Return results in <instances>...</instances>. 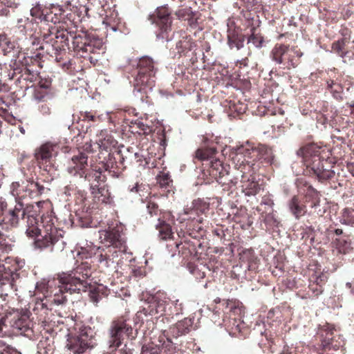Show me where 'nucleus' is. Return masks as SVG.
<instances>
[{"label": "nucleus", "mask_w": 354, "mask_h": 354, "mask_svg": "<svg viewBox=\"0 0 354 354\" xmlns=\"http://www.w3.org/2000/svg\"><path fill=\"white\" fill-rule=\"evenodd\" d=\"M26 233L28 236L35 238L36 248H50L51 252L64 248L65 242L54 227L50 207L46 201L36 203L28 212Z\"/></svg>", "instance_id": "f257e3e1"}, {"label": "nucleus", "mask_w": 354, "mask_h": 354, "mask_svg": "<svg viewBox=\"0 0 354 354\" xmlns=\"http://www.w3.org/2000/svg\"><path fill=\"white\" fill-rule=\"evenodd\" d=\"M64 194L66 196H75V200L77 204H83L86 199V192L84 190L78 189L77 186L70 182L68 185L64 187Z\"/></svg>", "instance_id": "cd10ccee"}, {"label": "nucleus", "mask_w": 354, "mask_h": 354, "mask_svg": "<svg viewBox=\"0 0 354 354\" xmlns=\"http://www.w3.org/2000/svg\"><path fill=\"white\" fill-rule=\"evenodd\" d=\"M78 211L79 209H76L75 215L71 218L72 225L87 227L89 224V218H87V214L81 216Z\"/></svg>", "instance_id": "de8ad7c7"}, {"label": "nucleus", "mask_w": 354, "mask_h": 354, "mask_svg": "<svg viewBox=\"0 0 354 354\" xmlns=\"http://www.w3.org/2000/svg\"><path fill=\"white\" fill-rule=\"evenodd\" d=\"M176 15L179 19L191 21L193 19L194 12L191 10L190 8H185L178 10Z\"/></svg>", "instance_id": "3c124183"}, {"label": "nucleus", "mask_w": 354, "mask_h": 354, "mask_svg": "<svg viewBox=\"0 0 354 354\" xmlns=\"http://www.w3.org/2000/svg\"><path fill=\"white\" fill-rule=\"evenodd\" d=\"M54 28L48 29L49 32L44 33L42 35V39L44 44L41 46V49H46L47 53L54 54L57 57L64 47V44H66L68 41V32L66 31L53 32Z\"/></svg>", "instance_id": "9d476101"}, {"label": "nucleus", "mask_w": 354, "mask_h": 354, "mask_svg": "<svg viewBox=\"0 0 354 354\" xmlns=\"http://www.w3.org/2000/svg\"><path fill=\"white\" fill-rule=\"evenodd\" d=\"M42 17V22L48 24V22H51L53 24H56L59 23L62 17H61V10H59V12H53V11H46L44 12V15Z\"/></svg>", "instance_id": "49530a36"}, {"label": "nucleus", "mask_w": 354, "mask_h": 354, "mask_svg": "<svg viewBox=\"0 0 354 354\" xmlns=\"http://www.w3.org/2000/svg\"><path fill=\"white\" fill-rule=\"evenodd\" d=\"M120 158L119 166L121 170H124L128 165L133 163V160L136 162H141V158L138 153L131 151L129 148L124 149H118Z\"/></svg>", "instance_id": "393cba45"}, {"label": "nucleus", "mask_w": 354, "mask_h": 354, "mask_svg": "<svg viewBox=\"0 0 354 354\" xmlns=\"http://www.w3.org/2000/svg\"><path fill=\"white\" fill-rule=\"evenodd\" d=\"M216 153L214 147L199 148L195 152V158L201 161H209Z\"/></svg>", "instance_id": "4c0bfd02"}, {"label": "nucleus", "mask_w": 354, "mask_h": 354, "mask_svg": "<svg viewBox=\"0 0 354 354\" xmlns=\"http://www.w3.org/2000/svg\"><path fill=\"white\" fill-rule=\"evenodd\" d=\"M339 221L343 225L354 227V209L352 208H344L339 217Z\"/></svg>", "instance_id": "79ce46f5"}, {"label": "nucleus", "mask_w": 354, "mask_h": 354, "mask_svg": "<svg viewBox=\"0 0 354 354\" xmlns=\"http://www.w3.org/2000/svg\"><path fill=\"white\" fill-rule=\"evenodd\" d=\"M252 30L254 31V28H253ZM263 37L260 35L255 34L254 32H252L248 37V44H252L257 48H261L263 46Z\"/></svg>", "instance_id": "09e8293b"}, {"label": "nucleus", "mask_w": 354, "mask_h": 354, "mask_svg": "<svg viewBox=\"0 0 354 354\" xmlns=\"http://www.w3.org/2000/svg\"><path fill=\"white\" fill-rule=\"evenodd\" d=\"M344 339L342 336L339 335L337 338L335 336L326 337L322 341V346L324 349H334L337 350L339 348L343 346Z\"/></svg>", "instance_id": "f704fd0d"}, {"label": "nucleus", "mask_w": 354, "mask_h": 354, "mask_svg": "<svg viewBox=\"0 0 354 354\" xmlns=\"http://www.w3.org/2000/svg\"><path fill=\"white\" fill-rule=\"evenodd\" d=\"M245 36L239 34L234 30H229L227 34V44L230 49L236 48L237 50L244 46Z\"/></svg>", "instance_id": "2f4dec72"}, {"label": "nucleus", "mask_w": 354, "mask_h": 354, "mask_svg": "<svg viewBox=\"0 0 354 354\" xmlns=\"http://www.w3.org/2000/svg\"><path fill=\"white\" fill-rule=\"evenodd\" d=\"M193 323L194 319L189 317L185 318L170 328L171 333L174 337L185 335L191 330Z\"/></svg>", "instance_id": "a878e982"}, {"label": "nucleus", "mask_w": 354, "mask_h": 354, "mask_svg": "<svg viewBox=\"0 0 354 354\" xmlns=\"http://www.w3.org/2000/svg\"><path fill=\"white\" fill-rule=\"evenodd\" d=\"M263 216V223L268 230H274L275 228L278 227L279 225V221L278 220L276 215L273 213V211L266 214V215Z\"/></svg>", "instance_id": "37998d69"}, {"label": "nucleus", "mask_w": 354, "mask_h": 354, "mask_svg": "<svg viewBox=\"0 0 354 354\" xmlns=\"http://www.w3.org/2000/svg\"><path fill=\"white\" fill-rule=\"evenodd\" d=\"M241 177L236 172L235 176L233 177H231L229 174V172L227 171V174H225L223 176V180H226L227 183H221L223 186L227 185L230 188L232 187L236 186L239 181H240Z\"/></svg>", "instance_id": "864d4df0"}, {"label": "nucleus", "mask_w": 354, "mask_h": 354, "mask_svg": "<svg viewBox=\"0 0 354 354\" xmlns=\"http://www.w3.org/2000/svg\"><path fill=\"white\" fill-rule=\"evenodd\" d=\"M290 212L296 219H299L306 213V206L304 204L298 196H293L288 202Z\"/></svg>", "instance_id": "bb28decb"}, {"label": "nucleus", "mask_w": 354, "mask_h": 354, "mask_svg": "<svg viewBox=\"0 0 354 354\" xmlns=\"http://www.w3.org/2000/svg\"><path fill=\"white\" fill-rule=\"evenodd\" d=\"M0 354H19L17 351L0 339Z\"/></svg>", "instance_id": "4d7b16f0"}, {"label": "nucleus", "mask_w": 354, "mask_h": 354, "mask_svg": "<svg viewBox=\"0 0 354 354\" xmlns=\"http://www.w3.org/2000/svg\"><path fill=\"white\" fill-rule=\"evenodd\" d=\"M73 47L77 53L82 57L93 59L91 54L100 55L104 53L102 39L95 35L82 32L75 35L73 41Z\"/></svg>", "instance_id": "6e6552de"}, {"label": "nucleus", "mask_w": 354, "mask_h": 354, "mask_svg": "<svg viewBox=\"0 0 354 354\" xmlns=\"http://www.w3.org/2000/svg\"><path fill=\"white\" fill-rule=\"evenodd\" d=\"M30 321L29 317L26 315L19 316L12 324V327L21 333H26L29 330L30 328Z\"/></svg>", "instance_id": "a19ab883"}, {"label": "nucleus", "mask_w": 354, "mask_h": 354, "mask_svg": "<svg viewBox=\"0 0 354 354\" xmlns=\"http://www.w3.org/2000/svg\"><path fill=\"white\" fill-rule=\"evenodd\" d=\"M129 64L136 67L133 73V94L137 102L140 103L143 108L151 104L149 94L152 92L156 84V74L157 68L155 67L152 58L143 56L135 59H131Z\"/></svg>", "instance_id": "7ed1b4c3"}, {"label": "nucleus", "mask_w": 354, "mask_h": 354, "mask_svg": "<svg viewBox=\"0 0 354 354\" xmlns=\"http://www.w3.org/2000/svg\"><path fill=\"white\" fill-rule=\"evenodd\" d=\"M60 283L59 282L58 288L54 290L53 295H46L45 299L41 300L42 308L47 310H53V306H59L64 304L67 301V296L66 294L72 295L74 292H70L66 291H60Z\"/></svg>", "instance_id": "412c9836"}, {"label": "nucleus", "mask_w": 354, "mask_h": 354, "mask_svg": "<svg viewBox=\"0 0 354 354\" xmlns=\"http://www.w3.org/2000/svg\"><path fill=\"white\" fill-rule=\"evenodd\" d=\"M32 20H30L28 17H22L17 19L16 27L19 32L26 35L32 30Z\"/></svg>", "instance_id": "c03bdc74"}, {"label": "nucleus", "mask_w": 354, "mask_h": 354, "mask_svg": "<svg viewBox=\"0 0 354 354\" xmlns=\"http://www.w3.org/2000/svg\"><path fill=\"white\" fill-rule=\"evenodd\" d=\"M25 261L19 259L6 258L0 264V292L2 297L15 294L21 282L20 270Z\"/></svg>", "instance_id": "39448f33"}, {"label": "nucleus", "mask_w": 354, "mask_h": 354, "mask_svg": "<svg viewBox=\"0 0 354 354\" xmlns=\"http://www.w3.org/2000/svg\"><path fill=\"white\" fill-rule=\"evenodd\" d=\"M249 152L243 145L236 147L232 153V161L241 179L253 177L258 170L259 165L254 160L248 157Z\"/></svg>", "instance_id": "1a4fd4ad"}, {"label": "nucleus", "mask_w": 354, "mask_h": 354, "mask_svg": "<svg viewBox=\"0 0 354 354\" xmlns=\"http://www.w3.org/2000/svg\"><path fill=\"white\" fill-rule=\"evenodd\" d=\"M118 149H115L113 152H109L107 156L104 157L102 160L104 168L106 171L112 173L113 176L118 177L123 170H121L119 166L120 158Z\"/></svg>", "instance_id": "4be33fe9"}, {"label": "nucleus", "mask_w": 354, "mask_h": 354, "mask_svg": "<svg viewBox=\"0 0 354 354\" xmlns=\"http://www.w3.org/2000/svg\"><path fill=\"white\" fill-rule=\"evenodd\" d=\"M48 281L46 282L45 280L39 281L36 283L35 289L37 292H44V294H46V292H48Z\"/></svg>", "instance_id": "bf43d9fd"}, {"label": "nucleus", "mask_w": 354, "mask_h": 354, "mask_svg": "<svg viewBox=\"0 0 354 354\" xmlns=\"http://www.w3.org/2000/svg\"><path fill=\"white\" fill-rule=\"evenodd\" d=\"M310 290L313 292L314 296L315 297L319 296L323 292L322 286L321 285H317V283H315V286L310 285Z\"/></svg>", "instance_id": "0e129e2a"}, {"label": "nucleus", "mask_w": 354, "mask_h": 354, "mask_svg": "<svg viewBox=\"0 0 354 354\" xmlns=\"http://www.w3.org/2000/svg\"><path fill=\"white\" fill-rule=\"evenodd\" d=\"M270 58L277 64H283V68L290 69L296 68L299 64L297 60L290 53L289 46L277 44L270 53Z\"/></svg>", "instance_id": "dca6fc26"}, {"label": "nucleus", "mask_w": 354, "mask_h": 354, "mask_svg": "<svg viewBox=\"0 0 354 354\" xmlns=\"http://www.w3.org/2000/svg\"><path fill=\"white\" fill-rule=\"evenodd\" d=\"M21 77H24V80H28L32 82L33 78L37 75V73L35 71L30 70L27 67H24L22 66V72L21 73Z\"/></svg>", "instance_id": "13d9d810"}, {"label": "nucleus", "mask_w": 354, "mask_h": 354, "mask_svg": "<svg viewBox=\"0 0 354 354\" xmlns=\"http://www.w3.org/2000/svg\"><path fill=\"white\" fill-rule=\"evenodd\" d=\"M243 145L248 149V157L253 160H260L261 162H265L268 165L274 163V156L273 155L272 149L266 145H259L257 147H254L250 142H246Z\"/></svg>", "instance_id": "f3484780"}, {"label": "nucleus", "mask_w": 354, "mask_h": 354, "mask_svg": "<svg viewBox=\"0 0 354 354\" xmlns=\"http://www.w3.org/2000/svg\"><path fill=\"white\" fill-rule=\"evenodd\" d=\"M147 209L150 217L158 216L160 214L158 205L154 202L149 201L147 205Z\"/></svg>", "instance_id": "6e6d98bb"}, {"label": "nucleus", "mask_w": 354, "mask_h": 354, "mask_svg": "<svg viewBox=\"0 0 354 354\" xmlns=\"http://www.w3.org/2000/svg\"><path fill=\"white\" fill-rule=\"evenodd\" d=\"M297 155L302 157L307 167L310 168L319 181L324 182L334 178L335 172L328 160L321 158L319 149L314 145H306L297 151Z\"/></svg>", "instance_id": "423d86ee"}, {"label": "nucleus", "mask_w": 354, "mask_h": 354, "mask_svg": "<svg viewBox=\"0 0 354 354\" xmlns=\"http://www.w3.org/2000/svg\"><path fill=\"white\" fill-rule=\"evenodd\" d=\"M175 347L165 332H160L157 338L142 346L141 354H172Z\"/></svg>", "instance_id": "f8f14e48"}, {"label": "nucleus", "mask_w": 354, "mask_h": 354, "mask_svg": "<svg viewBox=\"0 0 354 354\" xmlns=\"http://www.w3.org/2000/svg\"><path fill=\"white\" fill-rule=\"evenodd\" d=\"M156 229L158 231V236L162 240H167L172 236L171 227L165 221L158 218V223L156 224Z\"/></svg>", "instance_id": "c9c22d12"}, {"label": "nucleus", "mask_w": 354, "mask_h": 354, "mask_svg": "<svg viewBox=\"0 0 354 354\" xmlns=\"http://www.w3.org/2000/svg\"><path fill=\"white\" fill-rule=\"evenodd\" d=\"M54 146L50 143L42 145L35 151V157L40 168L50 172L52 153Z\"/></svg>", "instance_id": "a211bd4d"}, {"label": "nucleus", "mask_w": 354, "mask_h": 354, "mask_svg": "<svg viewBox=\"0 0 354 354\" xmlns=\"http://www.w3.org/2000/svg\"><path fill=\"white\" fill-rule=\"evenodd\" d=\"M133 328L124 319L113 321L108 330L106 344L109 351L104 354H132L131 349H118L122 345L124 337L135 338Z\"/></svg>", "instance_id": "0eeeda50"}, {"label": "nucleus", "mask_w": 354, "mask_h": 354, "mask_svg": "<svg viewBox=\"0 0 354 354\" xmlns=\"http://www.w3.org/2000/svg\"><path fill=\"white\" fill-rule=\"evenodd\" d=\"M168 297L166 293L157 292L148 297L142 313L145 316L165 315L166 316Z\"/></svg>", "instance_id": "ddd939ff"}, {"label": "nucleus", "mask_w": 354, "mask_h": 354, "mask_svg": "<svg viewBox=\"0 0 354 354\" xmlns=\"http://www.w3.org/2000/svg\"><path fill=\"white\" fill-rule=\"evenodd\" d=\"M203 223L193 222L187 223L186 226V233L192 238L198 239L205 234V230L202 225Z\"/></svg>", "instance_id": "473e14b6"}, {"label": "nucleus", "mask_w": 354, "mask_h": 354, "mask_svg": "<svg viewBox=\"0 0 354 354\" xmlns=\"http://www.w3.org/2000/svg\"><path fill=\"white\" fill-rule=\"evenodd\" d=\"M117 141L111 136L100 140L99 147L101 150V154H103V151L108 153L109 152H113V151H112V148L115 147Z\"/></svg>", "instance_id": "a18cd8bd"}, {"label": "nucleus", "mask_w": 354, "mask_h": 354, "mask_svg": "<svg viewBox=\"0 0 354 354\" xmlns=\"http://www.w3.org/2000/svg\"><path fill=\"white\" fill-rule=\"evenodd\" d=\"M158 181L161 187L166 188L169 187L172 183L170 175L163 172L158 176Z\"/></svg>", "instance_id": "5fc2aeb1"}, {"label": "nucleus", "mask_w": 354, "mask_h": 354, "mask_svg": "<svg viewBox=\"0 0 354 354\" xmlns=\"http://www.w3.org/2000/svg\"><path fill=\"white\" fill-rule=\"evenodd\" d=\"M15 239L11 234H6L0 231V250L3 252H9L15 245Z\"/></svg>", "instance_id": "e433bc0d"}, {"label": "nucleus", "mask_w": 354, "mask_h": 354, "mask_svg": "<svg viewBox=\"0 0 354 354\" xmlns=\"http://www.w3.org/2000/svg\"><path fill=\"white\" fill-rule=\"evenodd\" d=\"M4 74L8 80H12L17 74L22 72V66L19 62L10 61V64H3Z\"/></svg>", "instance_id": "72a5a7b5"}, {"label": "nucleus", "mask_w": 354, "mask_h": 354, "mask_svg": "<svg viewBox=\"0 0 354 354\" xmlns=\"http://www.w3.org/2000/svg\"><path fill=\"white\" fill-rule=\"evenodd\" d=\"M92 195L93 200L97 203H101L104 204H111L113 203V198L109 192V189L105 185L92 190L90 192Z\"/></svg>", "instance_id": "c756f323"}, {"label": "nucleus", "mask_w": 354, "mask_h": 354, "mask_svg": "<svg viewBox=\"0 0 354 354\" xmlns=\"http://www.w3.org/2000/svg\"><path fill=\"white\" fill-rule=\"evenodd\" d=\"M0 51L10 61H17L21 50L17 42L12 41L6 34H0Z\"/></svg>", "instance_id": "aec40b11"}, {"label": "nucleus", "mask_w": 354, "mask_h": 354, "mask_svg": "<svg viewBox=\"0 0 354 354\" xmlns=\"http://www.w3.org/2000/svg\"><path fill=\"white\" fill-rule=\"evenodd\" d=\"M208 165L211 176L215 178L219 183H227V181L223 180V178L225 174H227V169L219 159L215 158L214 156L209 161Z\"/></svg>", "instance_id": "5701e85b"}, {"label": "nucleus", "mask_w": 354, "mask_h": 354, "mask_svg": "<svg viewBox=\"0 0 354 354\" xmlns=\"http://www.w3.org/2000/svg\"><path fill=\"white\" fill-rule=\"evenodd\" d=\"M185 309V304L180 299L175 298H168L166 316L174 317L183 315Z\"/></svg>", "instance_id": "c85d7f7f"}, {"label": "nucleus", "mask_w": 354, "mask_h": 354, "mask_svg": "<svg viewBox=\"0 0 354 354\" xmlns=\"http://www.w3.org/2000/svg\"><path fill=\"white\" fill-rule=\"evenodd\" d=\"M208 209V206L205 203L201 201H194L190 207L184 209V214L187 217L185 218L187 223L199 222L203 223V214Z\"/></svg>", "instance_id": "6ab92c4d"}, {"label": "nucleus", "mask_w": 354, "mask_h": 354, "mask_svg": "<svg viewBox=\"0 0 354 354\" xmlns=\"http://www.w3.org/2000/svg\"><path fill=\"white\" fill-rule=\"evenodd\" d=\"M129 189L131 192L137 193L141 195L140 192L144 189V185L136 183L132 187L129 186Z\"/></svg>", "instance_id": "e2e57ef3"}, {"label": "nucleus", "mask_w": 354, "mask_h": 354, "mask_svg": "<svg viewBox=\"0 0 354 354\" xmlns=\"http://www.w3.org/2000/svg\"><path fill=\"white\" fill-rule=\"evenodd\" d=\"M327 90L330 91L333 97L336 100H342L343 87L341 84L333 80L326 81Z\"/></svg>", "instance_id": "ea45409f"}, {"label": "nucleus", "mask_w": 354, "mask_h": 354, "mask_svg": "<svg viewBox=\"0 0 354 354\" xmlns=\"http://www.w3.org/2000/svg\"><path fill=\"white\" fill-rule=\"evenodd\" d=\"M32 206L24 209L23 203L18 202L14 209L4 211L3 205H2L1 209V212H2V219L0 220V227L8 231L17 227L20 218H24L26 215L28 216Z\"/></svg>", "instance_id": "9b49d317"}, {"label": "nucleus", "mask_w": 354, "mask_h": 354, "mask_svg": "<svg viewBox=\"0 0 354 354\" xmlns=\"http://www.w3.org/2000/svg\"><path fill=\"white\" fill-rule=\"evenodd\" d=\"M344 45H345V42H344V39H340V40H338L336 42H334L332 45V49L338 53H340L344 47Z\"/></svg>", "instance_id": "052dcab7"}, {"label": "nucleus", "mask_w": 354, "mask_h": 354, "mask_svg": "<svg viewBox=\"0 0 354 354\" xmlns=\"http://www.w3.org/2000/svg\"><path fill=\"white\" fill-rule=\"evenodd\" d=\"M45 187L33 179L28 180V185L26 187V192H29V196L31 198L37 196L44 193Z\"/></svg>", "instance_id": "58836bf2"}, {"label": "nucleus", "mask_w": 354, "mask_h": 354, "mask_svg": "<svg viewBox=\"0 0 354 354\" xmlns=\"http://www.w3.org/2000/svg\"><path fill=\"white\" fill-rule=\"evenodd\" d=\"M44 10L41 9V6L37 4L30 10V15L32 17V20L35 23L42 22V15H44Z\"/></svg>", "instance_id": "603ef678"}, {"label": "nucleus", "mask_w": 354, "mask_h": 354, "mask_svg": "<svg viewBox=\"0 0 354 354\" xmlns=\"http://www.w3.org/2000/svg\"><path fill=\"white\" fill-rule=\"evenodd\" d=\"M192 43L187 39H183L178 41L176 44V48L178 50V53L180 55L184 53L186 51H190L192 50Z\"/></svg>", "instance_id": "8fccbe9b"}, {"label": "nucleus", "mask_w": 354, "mask_h": 354, "mask_svg": "<svg viewBox=\"0 0 354 354\" xmlns=\"http://www.w3.org/2000/svg\"><path fill=\"white\" fill-rule=\"evenodd\" d=\"M101 242L109 243L105 246H97L91 243L84 250L86 258H93L100 269L104 272H117L123 263L127 255L126 238L118 227L109 228L99 232Z\"/></svg>", "instance_id": "f03ea898"}, {"label": "nucleus", "mask_w": 354, "mask_h": 354, "mask_svg": "<svg viewBox=\"0 0 354 354\" xmlns=\"http://www.w3.org/2000/svg\"><path fill=\"white\" fill-rule=\"evenodd\" d=\"M105 176L102 174V171L97 169H90L86 174L83 177L82 181H87L89 185L90 192L95 190L102 187V183H104Z\"/></svg>", "instance_id": "b1692460"}, {"label": "nucleus", "mask_w": 354, "mask_h": 354, "mask_svg": "<svg viewBox=\"0 0 354 354\" xmlns=\"http://www.w3.org/2000/svg\"><path fill=\"white\" fill-rule=\"evenodd\" d=\"M148 19L152 24H156L160 28V32L157 37L161 39L168 40L167 34L171 30V18L166 8H158L153 13L150 14Z\"/></svg>", "instance_id": "4468645a"}, {"label": "nucleus", "mask_w": 354, "mask_h": 354, "mask_svg": "<svg viewBox=\"0 0 354 354\" xmlns=\"http://www.w3.org/2000/svg\"><path fill=\"white\" fill-rule=\"evenodd\" d=\"M75 267L71 271L58 274L60 291L80 293L86 292L89 285L88 279L91 276V266L86 261H77Z\"/></svg>", "instance_id": "20e7f679"}, {"label": "nucleus", "mask_w": 354, "mask_h": 354, "mask_svg": "<svg viewBox=\"0 0 354 354\" xmlns=\"http://www.w3.org/2000/svg\"><path fill=\"white\" fill-rule=\"evenodd\" d=\"M39 111L43 115H49L51 113L50 108L46 104H42L39 106Z\"/></svg>", "instance_id": "69168bd1"}, {"label": "nucleus", "mask_w": 354, "mask_h": 354, "mask_svg": "<svg viewBox=\"0 0 354 354\" xmlns=\"http://www.w3.org/2000/svg\"><path fill=\"white\" fill-rule=\"evenodd\" d=\"M240 182L242 184V190L246 196H254L260 190V186L254 176L241 179Z\"/></svg>", "instance_id": "7c9ffc66"}, {"label": "nucleus", "mask_w": 354, "mask_h": 354, "mask_svg": "<svg viewBox=\"0 0 354 354\" xmlns=\"http://www.w3.org/2000/svg\"><path fill=\"white\" fill-rule=\"evenodd\" d=\"M45 97V95L41 93L39 90H36L34 94V98L38 101H43Z\"/></svg>", "instance_id": "338daca9"}, {"label": "nucleus", "mask_w": 354, "mask_h": 354, "mask_svg": "<svg viewBox=\"0 0 354 354\" xmlns=\"http://www.w3.org/2000/svg\"><path fill=\"white\" fill-rule=\"evenodd\" d=\"M90 169L87 154L84 152H79L71 158L66 171L71 177L82 180L83 177Z\"/></svg>", "instance_id": "2eb2a0df"}, {"label": "nucleus", "mask_w": 354, "mask_h": 354, "mask_svg": "<svg viewBox=\"0 0 354 354\" xmlns=\"http://www.w3.org/2000/svg\"><path fill=\"white\" fill-rule=\"evenodd\" d=\"M84 120H87L88 121H95L96 119V116L91 113L90 112H85L82 115Z\"/></svg>", "instance_id": "774afa93"}, {"label": "nucleus", "mask_w": 354, "mask_h": 354, "mask_svg": "<svg viewBox=\"0 0 354 354\" xmlns=\"http://www.w3.org/2000/svg\"><path fill=\"white\" fill-rule=\"evenodd\" d=\"M261 205L268 206V207L270 208L271 209V211H272V207H273L274 203L273 200L270 196H266L263 197L261 202Z\"/></svg>", "instance_id": "680f3d73"}]
</instances>
